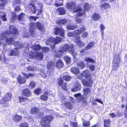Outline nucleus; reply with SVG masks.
<instances>
[{
    "mask_svg": "<svg viewBox=\"0 0 127 127\" xmlns=\"http://www.w3.org/2000/svg\"><path fill=\"white\" fill-rule=\"evenodd\" d=\"M14 40L13 38L10 36L8 32H4L0 35V45L4 46V49H6L5 47L8 45V44H13L14 46L16 47V48L14 50L10 49L8 50V55L13 56L18 55L19 54L18 49L24 46V44L21 42L16 41L14 43Z\"/></svg>",
    "mask_w": 127,
    "mask_h": 127,
    "instance_id": "f257e3e1",
    "label": "nucleus"
},
{
    "mask_svg": "<svg viewBox=\"0 0 127 127\" xmlns=\"http://www.w3.org/2000/svg\"><path fill=\"white\" fill-rule=\"evenodd\" d=\"M66 7L67 9L76 12V15L78 16H82L84 14L85 11L79 6L76 7L75 6V3L74 2L67 3Z\"/></svg>",
    "mask_w": 127,
    "mask_h": 127,
    "instance_id": "f03ea898",
    "label": "nucleus"
},
{
    "mask_svg": "<svg viewBox=\"0 0 127 127\" xmlns=\"http://www.w3.org/2000/svg\"><path fill=\"white\" fill-rule=\"evenodd\" d=\"M74 47V46L73 44H71L70 45L68 44L64 45L63 46L61 49L59 50L55 51L54 55L56 57H60V56L64 54L65 52L66 51L70 52Z\"/></svg>",
    "mask_w": 127,
    "mask_h": 127,
    "instance_id": "7ed1b4c3",
    "label": "nucleus"
},
{
    "mask_svg": "<svg viewBox=\"0 0 127 127\" xmlns=\"http://www.w3.org/2000/svg\"><path fill=\"white\" fill-rule=\"evenodd\" d=\"M36 27L40 31H42L43 29V26L41 23L38 22L36 23H31L30 27V33L31 35L30 36H34L35 34L34 30Z\"/></svg>",
    "mask_w": 127,
    "mask_h": 127,
    "instance_id": "20e7f679",
    "label": "nucleus"
},
{
    "mask_svg": "<svg viewBox=\"0 0 127 127\" xmlns=\"http://www.w3.org/2000/svg\"><path fill=\"white\" fill-rule=\"evenodd\" d=\"M61 38L59 37H57L55 38L52 37H48L46 42L47 45H52V44L54 45L61 42Z\"/></svg>",
    "mask_w": 127,
    "mask_h": 127,
    "instance_id": "39448f33",
    "label": "nucleus"
},
{
    "mask_svg": "<svg viewBox=\"0 0 127 127\" xmlns=\"http://www.w3.org/2000/svg\"><path fill=\"white\" fill-rule=\"evenodd\" d=\"M120 60V58L119 54H116L114 56L112 65L113 70H116L119 67Z\"/></svg>",
    "mask_w": 127,
    "mask_h": 127,
    "instance_id": "423d86ee",
    "label": "nucleus"
},
{
    "mask_svg": "<svg viewBox=\"0 0 127 127\" xmlns=\"http://www.w3.org/2000/svg\"><path fill=\"white\" fill-rule=\"evenodd\" d=\"M28 7L32 10L33 13H35L37 12L36 14L38 15L42 13V7H40L37 9L35 5L32 3L29 4Z\"/></svg>",
    "mask_w": 127,
    "mask_h": 127,
    "instance_id": "0eeeda50",
    "label": "nucleus"
},
{
    "mask_svg": "<svg viewBox=\"0 0 127 127\" xmlns=\"http://www.w3.org/2000/svg\"><path fill=\"white\" fill-rule=\"evenodd\" d=\"M43 54L41 52H31L29 55L30 58H35L38 60H41L43 58Z\"/></svg>",
    "mask_w": 127,
    "mask_h": 127,
    "instance_id": "6e6552de",
    "label": "nucleus"
},
{
    "mask_svg": "<svg viewBox=\"0 0 127 127\" xmlns=\"http://www.w3.org/2000/svg\"><path fill=\"white\" fill-rule=\"evenodd\" d=\"M31 113L33 114L37 113L38 117L40 118H42V117L44 116V114L43 112L40 111L39 109L34 107L31 108Z\"/></svg>",
    "mask_w": 127,
    "mask_h": 127,
    "instance_id": "1a4fd4ad",
    "label": "nucleus"
},
{
    "mask_svg": "<svg viewBox=\"0 0 127 127\" xmlns=\"http://www.w3.org/2000/svg\"><path fill=\"white\" fill-rule=\"evenodd\" d=\"M41 118V122H43L46 124H49V123L53 119V117L51 115L46 116L44 117H43V116Z\"/></svg>",
    "mask_w": 127,
    "mask_h": 127,
    "instance_id": "9d476101",
    "label": "nucleus"
},
{
    "mask_svg": "<svg viewBox=\"0 0 127 127\" xmlns=\"http://www.w3.org/2000/svg\"><path fill=\"white\" fill-rule=\"evenodd\" d=\"M47 67L48 69L47 74L49 75H52L54 68V63L52 62H49L47 64Z\"/></svg>",
    "mask_w": 127,
    "mask_h": 127,
    "instance_id": "9b49d317",
    "label": "nucleus"
},
{
    "mask_svg": "<svg viewBox=\"0 0 127 127\" xmlns=\"http://www.w3.org/2000/svg\"><path fill=\"white\" fill-rule=\"evenodd\" d=\"M54 33L55 34H59L62 37L64 36V31L61 28L57 27L55 28Z\"/></svg>",
    "mask_w": 127,
    "mask_h": 127,
    "instance_id": "f8f14e48",
    "label": "nucleus"
},
{
    "mask_svg": "<svg viewBox=\"0 0 127 127\" xmlns=\"http://www.w3.org/2000/svg\"><path fill=\"white\" fill-rule=\"evenodd\" d=\"M9 29V32L10 34L16 35L18 34V31L15 27L12 25L10 26Z\"/></svg>",
    "mask_w": 127,
    "mask_h": 127,
    "instance_id": "ddd939ff",
    "label": "nucleus"
},
{
    "mask_svg": "<svg viewBox=\"0 0 127 127\" xmlns=\"http://www.w3.org/2000/svg\"><path fill=\"white\" fill-rule=\"evenodd\" d=\"M75 41L77 45L79 47L83 46L85 45V43L80 40V37L79 36L75 37Z\"/></svg>",
    "mask_w": 127,
    "mask_h": 127,
    "instance_id": "4468645a",
    "label": "nucleus"
},
{
    "mask_svg": "<svg viewBox=\"0 0 127 127\" xmlns=\"http://www.w3.org/2000/svg\"><path fill=\"white\" fill-rule=\"evenodd\" d=\"M58 84L60 86L62 89L64 90H66V84L65 83H64L63 81L61 78H60L58 79Z\"/></svg>",
    "mask_w": 127,
    "mask_h": 127,
    "instance_id": "2eb2a0df",
    "label": "nucleus"
},
{
    "mask_svg": "<svg viewBox=\"0 0 127 127\" xmlns=\"http://www.w3.org/2000/svg\"><path fill=\"white\" fill-rule=\"evenodd\" d=\"M81 85L78 82H76L75 84L74 87L71 89L72 91L74 92L79 90L81 89Z\"/></svg>",
    "mask_w": 127,
    "mask_h": 127,
    "instance_id": "dca6fc26",
    "label": "nucleus"
},
{
    "mask_svg": "<svg viewBox=\"0 0 127 127\" xmlns=\"http://www.w3.org/2000/svg\"><path fill=\"white\" fill-rule=\"evenodd\" d=\"M90 76L89 71L88 70H85L83 71V73L81 74V76H79V78H81L84 76L86 78H88L90 77Z\"/></svg>",
    "mask_w": 127,
    "mask_h": 127,
    "instance_id": "f3484780",
    "label": "nucleus"
},
{
    "mask_svg": "<svg viewBox=\"0 0 127 127\" xmlns=\"http://www.w3.org/2000/svg\"><path fill=\"white\" fill-rule=\"evenodd\" d=\"M74 96L76 97V99L78 102H81L83 99L80 93H78L75 94Z\"/></svg>",
    "mask_w": 127,
    "mask_h": 127,
    "instance_id": "a211bd4d",
    "label": "nucleus"
},
{
    "mask_svg": "<svg viewBox=\"0 0 127 127\" xmlns=\"http://www.w3.org/2000/svg\"><path fill=\"white\" fill-rule=\"evenodd\" d=\"M13 119L14 120L17 122L21 120L22 119V117L20 115L15 114L14 116Z\"/></svg>",
    "mask_w": 127,
    "mask_h": 127,
    "instance_id": "6ab92c4d",
    "label": "nucleus"
},
{
    "mask_svg": "<svg viewBox=\"0 0 127 127\" xmlns=\"http://www.w3.org/2000/svg\"><path fill=\"white\" fill-rule=\"evenodd\" d=\"M17 80L18 82L21 84L24 83L26 82V79L20 75L18 76L17 78Z\"/></svg>",
    "mask_w": 127,
    "mask_h": 127,
    "instance_id": "aec40b11",
    "label": "nucleus"
},
{
    "mask_svg": "<svg viewBox=\"0 0 127 127\" xmlns=\"http://www.w3.org/2000/svg\"><path fill=\"white\" fill-rule=\"evenodd\" d=\"M63 63L62 61L61 60H58L56 64V66L58 68H62L63 66Z\"/></svg>",
    "mask_w": 127,
    "mask_h": 127,
    "instance_id": "412c9836",
    "label": "nucleus"
},
{
    "mask_svg": "<svg viewBox=\"0 0 127 127\" xmlns=\"http://www.w3.org/2000/svg\"><path fill=\"white\" fill-rule=\"evenodd\" d=\"M23 95L27 97L31 95L30 91L28 89H24L23 92Z\"/></svg>",
    "mask_w": 127,
    "mask_h": 127,
    "instance_id": "4be33fe9",
    "label": "nucleus"
},
{
    "mask_svg": "<svg viewBox=\"0 0 127 127\" xmlns=\"http://www.w3.org/2000/svg\"><path fill=\"white\" fill-rule=\"evenodd\" d=\"M25 13H22L19 16L18 19L19 21L22 22H24L25 21L26 19L25 18Z\"/></svg>",
    "mask_w": 127,
    "mask_h": 127,
    "instance_id": "5701e85b",
    "label": "nucleus"
},
{
    "mask_svg": "<svg viewBox=\"0 0 127 127\" xmlns=\"http://www.w3.org/2000/svg\"><path fill=\"white\" fill-rule=\"evenodd\" d=\"M71 71L74 74H77L79 73L80 71L79 68L76 67H72L71 69Z\"/></svg>",
    "mask_w": 127,
    "mask_h": 127,
    "instance_id": "b1692460",
    "label": "nucleus"
},
{
    "mask_svg": "<svg viewBox=\"0 0 127 127\" xmlns=\"http://www.w3.org/2000/svg\"><path fill=\"white\" fill-rule=\"evenodd\" d=\"M64 106L69 109H71L72 108V105L71 103L68 101H65L64 103Z\"/></svg>",
    "mask_w": 127,
    "mask_h": 127,
    "instance_id": "393cba45",
    "label": "nucleus"
},
{
    "mask_svg": "<svg viewBox=\"0 0 127 127\" xmlns=\"http://www.w3.org/2000/svg\"><path fill=\"white\" fill-rule=\"evenodd\" d=\"M94 44L95 43L93 41L89 43L85 47V50H86L90 49L94 46Z\"/></svg>",
    "mask_w": 127,
    "mask_h": 127,
    "instance_id": "a878e982",
    "label": "nucleus"
},
{
    "mask_svg": "<svg viewBox=\"0 0 127 127\" xmlns=\"http://www.w3.org/2000/svg\"><path fill=\"white\" fill-rule=\"evenodd\" d=\"M88 81H86L84 85L87 86L89 87H91L93 84V81L90 78H88Z\"/></svg>",
    "mask_w": 127,
    "mask_h": 127,
    "instance_id": "bb28decb",
    "label": "nucleus"
},
{
    "mask_svg": "<svg viewBox=\"0 0 127 127\" xmlns=\"http://www.w3.org/2000/svg\"><path fill=\"white\" fill-rule=\"evenodd\" d=\"M64 59L66 63L70 65L71 62V59L70 57L67 56H65L64 57Z\"/></svg>",
    "mask_w": 127,
    "mask_h": 127,
    "instance_id": "cd10ccee",
    "label": "nucleus"
},
{
    "mask_svg": "<svg viewBox=\"0 0 127 127\" xmlns=\"http://www.w3.org/2000/svg\"><path fill=\"white\" fill-rule=\"evenodd\" d=\"M100 31L101 34V36L102 37V39H103V36H104V31L105 29V26L103 24H100Z\"/></svg>",
    "mask_w": 127,
    "mask_h": 127,
    "instance_id": "c85d7f7f",
    "label": "nucleus"
},
{
    "mask_svg": "<svg viewBox=\"0 0 127 127\" xmlns=\"http://www.w3.org/2000/svg\"><path fill=\"white\" fill-rule=\"evenodd\" d=\"M93 19L95 21L98 20L100 18V16L98 14L96 13H94L93 15Z\"/></svg>",
    "mask_w": 127,
    "mask_h": 127,
    "instance_id": "c756f323",
    "label": "nucleus"
},
{
    "mask_svg": "<svg viewBox=\"0 0 127 127\" xmlns=\"http://www.w3.org/2000/svg\"><path fill=\"white\" fill-rule=\"evenodd\" d=\"M100 7L103 10L107 8H110V6L109 3H106L100 5Z\"/></svg>",
    "mask_w": 127,
    "mask_h": 127,
    "instance_id": "7c9ffc66",
    "label": "nucleus"
},
{
    "mask_svg": "<svg viewBox=\"0 0 127 127\" xmlns=\"http://www.w3.org/2000/svg\"><path fill=\"white\" fill-rule=\"evenodd\" d=\"M67 29L69 30H73L77 28L78 26L76 25H67Z\"/></svg>",
    "mask_w": 127,
    "mask_h": 127,
    "instance_id": "2f4dec72",
    "label": "nucleus"
},
{
    "mask_svg": "<svg viewBox=\"0 0 127 127\" xmlns=\"http://www.w3.org/2000/svg\"><path fill=\"white\" fill-rule=\"evenodd\" d=\"M58 11L60 15H63L66 13V10L64 8H59L58 9Z\"/></svg>",
    "mask_w": 127,
    "mask_h": 127,
    "instance_id": "473e14b6",
    "label": "nucleus"
},
{
    "mask_svg": "<svg viewBox=\"0 0 127 127\" xmlns=\"http://www.w3.org/2000/svg\"><path fill=\"white\" fill-rule=\"evenodd\" d=\"M104 127H109L110 126V121L107 119L104 120Z\"/></svg>",
    "mask_w": 127,
    "mask_h": 127,
    "instance_id": "72a5a7b5",
    "label": "nucleus"
},
{
    "mask_svg": "<svg viewBox=\"0 0 127 127\" xmlns=\"http://www.w3.org/2000/svg\"><path fill=\"white\" fill-rule=\"evenodd\" d=\"M12 97L11 94V93H7L6 94L4 97L5 100V101H9L11 99Z\"/></svg>",
    "mask_w": 127,
    "mask_h": 127,
    "instance_id": "f704fd0d",
    "label": "nucleus"
},
{
    "mask_svg": "<svg viewBox=\"0 0 127 127\" xmlns=\"http://www.w3.org/2000/svg\"><path fill=\"white\" fill-rule=\"evenodd\" d=\"M48 93L46 92L45 94H44L43 95L40 96V99L43 101H46L47 100L48 98L47 95Z\"/></svg>",
    "mask_w": 127,
    "mask_h": 127,
    "instance_id": "c9c22d12",
    "label": "nucleus"
},
{
    "mask_svg": "<svg viewBox=\"0 0 127 127\" xmlns=\"http://www.w3.org/2000/svg\"><path fill=\"white\" fill-rule=\"evenodd\" d=\"M31 48L33 50H38L41 49V47L38 44H35L32 45L31 47Z\"/></svg>",
    "mask_w": 127,
    "mask_h": 127,
    "instance_id": "e433bc0d",
    "label": "nucleus"
},
{
    "mask_svg": "<svg viewBox=\"0 0 127 127\" xmlns=\"http://www.w3.org/2000/svg\"><path fill=\"white\" fill-rule=\"evenodd\" d=\"M0 18L2 19L4 21H6V15L4 12H0Z\"/></svg>",
    "mask_w": 127,
    "mask_h": 127,
    "instance_id": "4c0bfd02",
    "label": "nucleus"
},
{
    "mask_svg": "<svg viewBox=\"0 0 127 127\" xmlns=\"http://www.w3.org/2000/svg\"><path fill=\"white\" fill-rule=\"evenodd\" d=\"M67 22V20L65 19H63L59 20L57 21L58 24L60 25L61 24H64Z\"/></svg>",
    "mask_w": 127,
    "mask_h": 127,
    "instance_id": "58836bf2",
    "label": "nucleus"
},
{
    "mask_svg": "<svg viewBox=\"0 0 127 127\" xmlns=\"http://www.w3.org/2000/svg\"><path fill=\"white\" fill-rule=\"evenodd\" d=\"M7 0H0V8L3 9L5 4Z\"/></svg>",
    "mask_w": 127,
    "mask_h": 127,
    "instance_id": "ea45409f",
    "label": "nucleus"
},
{
    "mask_svg": "<svg viewBox=\"0 0 127 127\" xmlns=\"http://www.w3.org/2000/svg\"><path fill=\"white\" fill-rule=\"evenodd\" d=\"M84 94L86 96L87 95H89L90 94L91 90L90 89L86 88L84 90Z\"/></svg>",
    "mask_w": 127,
    "mask_h": 127,
    "instance_id": "a19ab883",
    "label": "nucleus"
},
{
    "mask_svg": "<svg viewBox=\"0 0 127 127\" xmlns=\"http://www.w3.org/2000/svg\"><path fill=\"white\" fill-rule=\"evenodd\" d=\"M85 61L88 63L90 62L92 63H95L94 61L92 58L86 57L85 58Z\"/></svg>",
    "mask_w": 127,
    "mask_h": 127,
    "instance_id": "79ce46f5",
    "label": "nucleus"
},
{
    "mask_svg": "<svg viewBox=\"0 0 127 127\" xmlns=\"http://www.w3.org/2000/svg\"><path fill=\"white\" fill-rule=\"evenodd\" d=\"M22 74L27 78H29L30 77L33 76L34 74L32 73H30L28 74H25L24 73H23Z\"/></svg>",
    "mask_w": 127,
    "mask_h": 127,
    "instance_id": "37998d69",
    "label": "nucleus"
},
{
    "mask_svg": "<svg viewBox=\"0 0 127 127\" xmlns=\"http://www.w3.org/2000/svg\"><path fill=\"white\" fill-rule=\"evenodd\" d=\"M77 66L80 67L81 68H83L85 66V65L82 62H80L77 63Z\"/></svg>",
    "mask_w": 127,
    "mask_h": 127,
    "instance_id": "c03bdc74",
    "label": "nucleus"
},
{
    "mask_svg": "<svg viewBox=\"0 0 127 127\" xmlns=\"http://www.w3.org/2000/svg\"><path fill=\"white\" fill-rule=\"evenodd\" d=\"M90 124L89 122L83 121V126L84 127H89Z\"/></svg>",
    "mask_w": 127,
    "mask_h": 127,
    "instance_id": "a18cd8bd",
    "label": "nucleus"
},
{
    "mask_svg": "<svg viewBox=\"0 0 127 127\" xmlns=\"http://www.w3.org/2000/svg\"><path fill=\"white\" fill-rule=\"evenodd\" d=\"M35 83L33 81H31L29 84V87L31 88H33L35 86Z\"/></svg>",
    "mask_w": 127,
    "mask_h": 127,
    "instance_id": "49530a36",
    "label": "nucleus"
},
{
    "mask_svg": "<svg viewBox=\"0 0 127 127\" xmlns=\"http://www.w3.org/2000/svg\"><path fill=\"white\" fill-rule=\"evenodd\" d=\"M75 36H76L80 34L81 33V31L80 30H75L74 32Z\"/></svg>",
    "mask_w": 127,
    "mask_h": 127,
    "instance_id": "de8ad7c7",
    "label": "nucleus"
},
{
    "mask_svg": "<svg viewBox=\"0 0 127 127\" xmlns=\"http://www.w3.org/2000/svg\"><path fill=\"white\" fill-rule=\"evenodd\" d=\"M74 48H72L71 50L70 51V52L71 53L73 57L76 56L77 55V53L76 52H75L73 50Z\"/></svg>",
    "mask_w": 127,
    "mask_h": 127,
    "instance_id": "09e8293b",
    "label": "nucleus"
},
{
    "mask_svg": "<svg viewBox=\"0 0 127 127\" xmlns=\"http://www.w3.org/2000/svg\"><path fill=\"white\" fill-rule=\"evenodd\" d=\"M12 17L11 22H13L16 18V15L15 12H12Z\"/></svg>",
    "mask_w": 127,
    "mask_h": 127,
    "instance_id": "8fccbe9b",
    "label": "nucleus"
},
{
    "mask_svg": "<svg viewBox=\"0 0 127 127\" xmlns=\"http://www.w3.org/2000/svg\"><path fill=\"white\" fill-rule=\"evenodd\" d=\"M63 79L66 81H69L71 79V77L68 75H66L63 76Z\"/></svg>",
    "mask_w": 127,
    "mask_h": 127,
    "instance_id": "3c124183",
    "label": "nucleus"
},
{
    "mask_svg": "<svg viewBox=\"0 0 127 127\" xmlns=\"http://www.w3.org/2000/svg\"><path fill=\"white\" fill-rule=\"evenodd\" d=\"M41 124L42 127H50L49 124H46L43 122H41Z\"/></svg>",
    "mask_w": 127,
    "mask_h": 127,
    "instance_id": "603ef678",
    "label": "nucleus"
},
{
    "mask_svg": "<svg viewBox=\"0 0 127 127\" xmlns=\"http://www.w3.org/2000/svg\"><path fill=\"white\" fill-rule=\"evenodd\" d=\"M90 6L88 3H85L84 6V9L85 10H88L90 9Z\"/></svg>",
    "mask_w": 127,
    "mask_h": 127,
    "instance_id": "864d4df0",
    "label": "nucleus"
},
{
    "mask_svg": "<svg viewBox=\"0 0 127 127\" xmlns=\"http://www.w3.org/2000/svg\"><path fill=\"white\" fill-rule=\"evenodd\" d=\"M41 90L40 88H38L34 91V92L37 95L38 94L41 93Z\"/></svg>",
    "mask_w": 127,
    "mask_h": 127,
    "instance_id": "5fc2aeb1",
    "label": "nucleus"
},
{
    "mask_svg": "<svg viewBox=\"0 0 127 127\" xmlns=\"http://www.w3.org/2000/svg\"><path fill=\"white\" fill-rule=\"evenodd\" d=\"M20 127H29L28 123H23L20 124Z\"/></svg>",
    "mask_w": 127,
    "mask_h": 127,
    "instance_id": "6e6d98bb",
    "label": "nucleus"
},
{
    "mask_svg": "<svg viewBox=\"0 0 127 127\" xmlns=\"http://www.w3.org/2000/svg\"><path fill=\"white\" fill-rule=\"evenodd\" d=\"M42 51L43 52H47L50 49L46 47H43L42 48Z\"/></svg>",
    "mask_w": 127,
    "mask_h": 127,
    "instance_id": "4d7b16f0",
    "label": "nucleus"
},
{
    "mask_svg": "<svg viewBox=\"0 0 127 127\" xmlns=\"http://www.w3.org/2000/svg\"><path fill=\"white\" fill-rule=\"evenodd\" d=\"M70 124L73 127H77L78 124L77 122H74L71 121L70 122Z\"/></svg>",
    "mask_w": 127,
    "mask_h": 127,
    "instance_id": "13d9d810",
    "label": "nucleus"
},
{
    "mask_svg": "<svg viewBox=\"0 0 127 127\" xmlns=\"http://www.w3.org/2000/svg\"><path fill=\"white\" fill-rule=\"evenodd\" d=\"M19 110L22 114H24L26 112L25 109L22 108H20Z\"/></svg>",
    "mask_w": 127,
    "mask_h": 127,
    "instance_id": "bf43d9fd",
    "label": "nucleus"
},
{
    "mask_svg": "<svg viewBox=\"0 0 127 127\" xmlns=\"http://www.w3.org/2000/svg\"><path fill=\"white\" fill-rule=\"evenodd\" d=\"M18 99H19V102H22L23 101H25V100L26 99L25 98H24L22 96L21 97L20 96H19Z\"/></svg>",
    "mask_w": 127,
    "mask_h": 127,
    "instance_id": "052dcab7",
    "label": "nucleus"
},
{
    "mask_svg": "<svg viewBox=\"0 0 127 127\" xmlns=\"http://www.w3.org/2000/svg\"><path fill=\"white\" fill-rule=\"evenodd\" d=\"M80 55L81 56H84L85 55V52L84 49H82L80 51Z\"/></svg>",
    "mask_w": 127,
    "mask_h": 127,
    "instance_id": "680f3d73",
    "label": "nucleus"
},
{
    "mask_svg": "<svg viewBox=\"0 0 127 127\" xmlns=\"http://www.w3.org/2000/svg\"><path fill=\"white\" fill-rule=\"evenodd\" d=\"M110 116L112 117V118H114L119 116V115L118 114H114L112 113H110Z\"/></svg>",
    "mask_w": 127,
    "mask_h": 127,
    "instance_id": "e2e57ef3",
    "label": "nucleus"
},
{
    "mask_svg": "<svg viewBox=\"0 0 127 127\" xmlns=\"http://www.w3.org/2000/svg\"><path fill=\"white\" fill-rule=\"evenodd\" d=\"M75 34H74V33L70 32H68L67 33V35L68 36L71 37H75Z\"/></svg>",
    "mask_w": 127,
    "mask_h": 127,
    "instance_id": "0e129e2a",
    "label": "nucleus"
},
{
    "mask_svg": "<svg viewBox=\"0 0 127 127\" xmlns=\"http://www.w3.org/2000/svg\"><path fill=\"white\" fill-rule=\"evenodd\" d=\"M40 75L43 77L46 78L47 77V75L43 71H42L40 73Z\"/></svg>",
    "mask_w": 127,
    "mask_h": 127,
    "instance_id": "69168bd1",
    "label": "nucleus"
},
{
    "mask_svg": "<svg viewBox=\"0 0 127 127\" xmlns=\"http://www.w3.org/2000/svg\"><path fill=\"white\" fill-rule=\"evenodd\" d=\"M89 67L90 70L92 71H94L95 69V66L92 64L90 65L89 66Z\"/></svg>",
    "mask_w": 127,
    "mask_h": 127,
    "instance_id": "338daca9",
    "label": "nucleus"
},
{
    "mask_svg": "<svg viewBox=\"0 0 127 127\" xmlns=\"http://www.w3.org/2000/svg\"><path fill=\"white\" fill-rule=\"evenodd\" d=\"M14 10L16 12H18L21 10V8L19 6H17L15 8Z\"/></svg>",
    "mask_w": 127,
    "mask_h": 127,
    "instance_id": "774afa93",
    "label": "nucleus"
}]
</instances>
